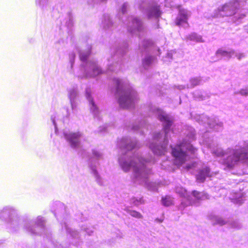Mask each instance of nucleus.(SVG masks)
Masks as SVG:
<instances>
[{
    "instance_id": "f257e3e1",
    "label": "nucleus",
    "mask_w": 248,
    "mask_h": 248,
    "mask_svg": "<svg viewBox=\"0 0 248 248\" xmlns=\"http://www.w3.org/2000/svg\"><path fill=\"white\" fill-rule=\"evenodd\" d=\"M186 143V141L184 140L179 143L177 144L175 147L170 146L171 155L174 157V160L177 165H182L186 160V154L182 149V147L185 146Z\"/></svg>"
},
{
    "instance_id": "f03ea898",
    "label": "nucleus",
    "mask_w": 248,
    "mask_h": 248,
    "mask_svg": "<svg viewBox=\"0 0 248 248\" xmlns=\"http://www.w3.org/2000/svg\"><path fill=\"white\" fill-rule=\"evenodd\" d=\"M188 15L186 12L183 10L180 11L179 15L175 20V24L178 26L189 27V25L187 21Z\"/></svg>"
},
{
    "instance_id": "7ed1b4c3",
    "label": "nucleus",
    "mask_w": 248,
    "mask_h": 248,
    "mask_svg": "<svg viewBox=\"0 0 248 248\" xmlns=\"http://www.w3.org/2000/svg\"><path fill=\"white\" fill-rule=\"evenodd\" d=\"M238 161H239V158L237 157V153L234 151L232 154L223 159L222 164L226 168L231 169Z\"/></svg>"
},
{
    "instance_id": "20e7f679",
    "label": "nucleus",
    "mask_w": 248,
    "mask_h": 248,
    "mask_svg": "<svg viewBox=\"0 0 248 248\" xmlns=\"http://www.w3.org/2000/svg\"><path fill=\"white\" fill-rule=\"evenodd\" d=\"M133 99L130 94H126L121 96L119 99L120 106L124 108H128L133 104Z\"/></svg>"
},
{
    "instance_id": "39448f33",
    "label": "nucleus",
    "mask_w": 248,
    "mask_h": 248,
    "mask_svg": "<svg viewBox=\"0 0 248 248\" xmlns=\"http://www.w3.org/2000/svg\"><path fill=\"white\" fill-rule=\"evenodd\" d=\"M206 177H212L210 169L208 167L199 170L198 174L196 175V179L199 182L203 183Z\"/></svg>"
},
{
    "instance_id": "423d86ee",
    "label": "nucleus",
    "mask_w": 248,
    "mask_h": 248,
    "mask_svg": "<svg viewBox=\"0 0 248 248\" xmlns=\"http://www.w3.org/2000/svg\"><path fill=\"white\" fill-rule=\"evenodd\" d=\"M237 153V157L239 160H246L248 161V148L243 147L235 150Z\"/></svg>"
},
{
    "instance_id": "0eeeda50",
    "label": "nucleus",
    "mask_w": 248,
    "mask_h": 248,
    "mask_svg": "<svg viewBox=\"0 0 248 248\" xmlns=\"http://www.w3.org/2000/svg\"><path fill=\"white\" fill-rule=\"evenodd\" d=\"M66 139L70 143L72 147H76L78 141L77 135L75 133H69L65 135Z\"/></svg>"
},
{
    "instance_id": "6e6552de",
    "label": "nucleus",
    "mask_w": 248,
    "mask_h": 248,
    "mask_svg": "<svg viewBox=\"0 0 248 248\" xmlns=\"http://www.w3.org/2000/svg\"><path fill=\"white\" fill-rule=\"evenodd\" d=\"M161 14V13L158 7H153L149 11L148 17L149 18L152 17H158L160 16Z\"/></svg>"
},
{
    "instance_id": "1a4fd4ad",
    "label": "nucleus",
    "mask_w": 248,
    "mask_h": 248,
    "mask_svg": "<svg viewBox=\"0 0 248 248\" xmlns=\"http://www.w3.org/2000/svg\"><path fill=\"white\" fill-rule=\"evenodd\" d=\"M234 53V51H227L222 48L218 49L216 52V55L219 56L227 57L230 58L232 55Z\"/></svg>"
},
{
    "instance_id": "9d476101",
    "label": "nucleus",
    "mask_w": 248,
    "mask_h": 248,
    "mask_svg": "<svg viewBox=\"0 0 248 248\" xmlns=\"http://www.w3.org/2000/svg\"><path fill=\"white\" fill-rule=\"evenodd\" d=\"M125 210L132 217L137 218H142V215L135 210H129L128 209H125Z\"/></svg>"
},
{
    "instance_id": "9b49d317",
    "label": "nucleus",
    "mask_w": 248,
    "mask_h": 248,
    "mask_svg": "<svg viewBox=\"0 0 248 248\" xmlns=\"http://www.w3.org/2000/svg\"><path fill=\"white\" fill-rule=\"evenodd\" d=\"M162 204L166 206H169L172 204V201L170 196H166L162 198Z\"/></svg>"
},
{
    "instance_id": "f8f14e48",
    "label": "nucleus",
    "mask_w": 248,
    "mask_h": 248,
    "mask_svg": "<svg viewBox=\"0 0 248 248\" xmlns=\"http://www.w3.org/2000/svg\"><path fill=\"white\" fill-rule=\"evenodd\" d=\"M201 79L199 78H192L190 80V84L191 87H194L200 84Z\"/></svg>"
},
{
    "instance_id": "ddd939ff",
    "label": "nucleus",
    "mask_w": 248,
    "mask_h": 248,
    "mask_svg": "<svg viewBox=\"0 0 248 248\" xmlns=\"http://www.w3.org/2000/svg\"><path fill=\"white\" fill-rule=\"evenodd\" d=\"M192 194L198 200H201L202 198V194L200 192L194 190L192 192Z\"/></svg>"
},
{
    "instance_id": "4468645a",
    "label": "nucleus",
    "mask_w": 248,
    "mask_h": 248,
    "mask_svg": "<svg viewBox=\"0 0 248 248\" xmlns=\"http://www.w3.org/2000/svg\"><path fill=\"white\" fill-rule=\"evenodd\" d=\"M190 37L191 39H195L197 41H202V38L201 37L197 36L195 33L191 34Z\"/></svg>"
},
{
    "instance_id": "2eb2a0df",
    "label": "nucleus",
    "mask_w": 248,
    "mask_h": 248,
    "mask_svg": "<svg viewBox=\"0 0 248 248\" xmlns=\"http://www.w3.org/2000/svg\"><path fill=\"white\" fill-rule=\"evenodd\" d=\"M215 154L217 156H222L224 155V153L221 150H217V151L215 152Z\"/></svg>"
},
{
    "instance_id": "dca6fc26",
    "label": "nucleus",
    "mask_w": 248,
    "mask_h": 248,
    "mask_svg": "<svg viewBox=\"0 0 248 248\" xmlns=\"http://www.w3.org/2000/svg\"><path fill=\"white\" fill-rule=\"evenodd\" d=\"M89 54H82L80 56V59L82 61H85L87 59Z\"/></svg>"
},
{
    "instance_id": "f3484780",
    "label": "nucleus",
    "mask_w": 248,
    "mask_h": 248,
    "mask_svg": "<svg viewBox=\"0 0 248 248\" xmlns=\"http://www.w3.org/2000/svg\"><path fill=\"white\" fill-rule=\"evenodd\" d=\"M218 223L219 224H220L221 225H224V224H225V223H226L225 221L224 220L222 219H219V220H218Z\"/></svg>"
},
{
    "instance_id": "a211bd4d",
    "label": "nucleus",
    "mask_w": 248,
    "mask_h": 248,
    "mask_svg": "<svg viewBox=\"0 0 248 248\" xmlns=\"http://www.w3.org/2000/svg\"><path fill=\"white\" fill-rule=\"evenodd\" d=\"M90 103L92 104L93 107H95L94 102L92 98H91L90 100Z\"/></svg>"
},
{
    "instance_id": "6ab92c4d",
    "label": "nucleus",
    "mask_w": 248,
    "mask_h": 248,
    "mask_svg": "<svg viewBox=\"0 0 248 248\" xmlns=\"http://www.w3.org/2000/svg\"><path fill=\"white\" fill-rule=\"evenodd\" d=\"M236 57L238 58L239 60H240L242 57H243V55L242 54H239L236 55Z\"/></svg>"
},
{
    "instance_id": "aec40b11",
    "label": "nucleus",
    "mask_w": 248,
    "mask_h": 248,
    "mask_svg": "<svg viewBox=\"0 0 248 248\" xmlns=\"http://www.w3.org/2000/svg\"><path fill=\"white\" fill-rule=\"evenodd\" d=\"M163 119H165V117L164 116H161L160 117V120H162Z\"/></svg>"
},
{
    "instance_id": "412c9836",
    "label": "nucleus",
    "mask_w": 248,
    "mask_h": 248,
    "mask_svg": "<svg viewBox=\"0 0 248 248\" xmlns=\"http://www.w3.org/2000/svg\"><path fill=\"white\" fill-rule=\"evenodd\" d=\"M117 84H118L119 83V80H117Z\"/></svg>"
},
{
    "instance_id": "4be33fe9",
    "label": "nucleus",
    "mask_w": 248,
    "mask_h": 248,
    "mask_svg": "<svg viewBox=\"0 0 248 248\" xmlns=\"http://www.w3.org/2000/svg\"><path fill=\"white\" fill-rule=\"evenodd\" d=\"M134 171H135V172H137V170H136V169H134Z\"/></svg>"
},
{
    "instance_id": "5701e85b",
    "label": "nucleus",
    "mask_w": 248,
    "mask_h": 248,
    "mask_svg": "<svg viewBox=\"0 0 248 248\" xmlns=\"http://www.w3.org/2000/svg\"><path fill=\"white\" fill-rule=\"evenodd\" d=\"M135 20H136V21L137 22H138V19H135Z\"/></svg>"
}]
</instances>
